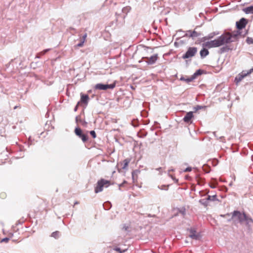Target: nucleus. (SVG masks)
Listing matches in <instances>:
<instances>
[{"instance_id":"obj_26","label":"nucleus","mask_w":253,"mask_h":253,"mask_svg":"<svg viewBox=\"0 0 253 253\" xmlns=\"http://www.w3.org/2000/svg\"><path fill=\"white\" fill-rule=\"evenodd\" d=\"M191 170H192L191 168H186V169L184 170V171H185V172L190 171H191Z\"/></svg>"},{"instance_id":"obj_2","label":"nucleus","mask_w":253,"mask_h":253,"mask_svg":"<svg viewBox=\"0 0 253 253\" xmlns=\"http://www.w3.org/2000/svg\"><path fill=\"white\" fill-rule=\"evenodd\" d=\"M234 217H237V219L241 223L244 221H246L247 224L249 222H253V220L251 218L249 217L245 213H242L239 211H234L232 214V218Z\"/></svg>"},{"instance_id":"obj_34","label":"nucleus","mask_w":253,"mask_h":253,"mask_svg":"<svg viewBox=\"0 0 253 253\" xmlns=\"http://www.w3.org/2000/svg\"><path fill=\"white\" fill-rule=\"evenodd\" d=\"M126 183V181H124L123 183H122V184L120 185V186H122L124 183Z\"/></svg>"},{"instance_id":"obj_11","label":"nucleus","mask_w":253,"mask_h":253,"mask_svg":"<svg viewBox=\"0 0 253 253\" xmlns=\"http://www.w3.org/2000/svg\"><path fill=\"white\" fill-rule=\"evenodd\" d=\"M194 117L193 112H188L183 118V121L187 123L191 122V119Z\"/></svg>"},{"instance_id":"obj_28","label":"nucleus","mask_w":253,"mask_h":253,"mask_svg":"<svg viewBox=\"0 0 253 253\" xmlns=\"http://www.w3.org/2000/svg\"><path fill=\"white\" fill-rule=\"evenodd\" d=\"M80 102H78L77 104V105L76 106V107L75 108V111H77V110L78 109V106L80 105Z\"/></svg>"},{"instance_id":"obj_22","label":"nucleus","mask_w":253,"mask_h":253,"mask_svg":"<svg viewBox=\"0 0 253 253\" xmlns=\"http://www.w3.org/2000/svg\"><path fill=\"white\" fill-rule=\"evenodd\" d=\"M195 77L192 75L190 78L186 79L185 81L187 83H189L193 81Z\"/></svg>"},{"instance_id":"obj_9","label":"nucleus","mask_w":253,"mask_h":253,"mask_svg":"<svg viewBox=\"0 0 253 253\" xmlns=\"http://www.w3.org/2000/svg\"><path fill=\"white\" fill-rule=\"evenodd\" d=\"M158 58V54H156L151 56L150 57H146V59H147L146 62L148 64H153L154 63H155V62L157 60Z\"/></svg>"},{"instance_id":"obj_31","label":"nucleus","mask_w":253,"mask_h":253,"mask_svg":"<svg viewBox=\"0 0 253 253\" xmlns=\"http://www.w3.org/2000/svg\"><path fill=\"white\" fill-rule=\"evenodd\" d=\"M211 187L212 188H214L216 187V186L215 185H211Z\"/></svg>"},{"instance_id":"obj_7","label":"nucleus","mask_w":253,"mask_h":253,"mask_svg":"<svg viewBox=\"0 0 253 253\" xmlns=\"http://www.w3.org/2000/svg\"><path fill=\"white\" fill-rule=\"evenodd\" d=\"M75 133L76 135L81 138L84 142H85L88 140V136L86 134L84 133L82 130L79 127H76L75 129Z\"/></svg>"},{"instance_id":"obj_19","label":"nucleus","mask_w":253,"mask_h":253,"mask_svg":"<svg viewBox=\"0 0 253 253\" xmlns=\"http://www.w3.org/2000/svg\"><path fill=\"white\" fill-rule=\"evenodd\" d=\"M51 236L55 238H58L59 236V232L55 231L53 232L51 234Z\"/></svg>"},{"instance_id":"obj_20","label":"nucleus","mask_w":253,"mask_h":253,"mask_svg":"<svg viewBox=\"0 0 253 253\" xmlns=\"http://www.w3.org/2000/svg\"><path fill=\"white\" fill-rule=\"evenodd\" d=\"M216 195H214L212 196H208V197L207 198L208 200H211V201H214L216 200Z\"/></svg>"},{"instance_id":"obj_12","label":"nucleus","mask_w":253,"mask_h":253,"mask_svg":"<svg viewBox=\"0 0 253 253\" xmlns=\"http://www.w3.org/2000/svg\"><path fill=\"white\" fill-rule=\"evenodd\" d=\"M189 231V237L190 238L195 240H198L200 238V235L197 233L196 231L194 229H191Z\"/></svg>"},{"instance_id":"obj_10","label":"nucleus","mask_w":253,"mask_h":253,"mask_svg":"<svg viewBox=\"0 0 253 253\" xmlns=\"http://www.w3.org/2000/svg\"><path fill=\"white\" fill-rule=\"evenodd\" d=\"M89 96L87 94H84L83 93H81V100L80 103H83L87 105L89 100Z\"/></svg>"},{"instance_id":"obj_23","label":"nucleus","mask_w":253,"mask_h":253,"mask_svg":"<svg viewBox=\"0 0 253 253\" xmlns=\"http://www.w3.org/2000/svg\"><path fill=\"white\" fill-rule=\"evenodd\" d=\"M90 135L92 136L93 138H95L96 137V135L95 132L94 130H91L90 131Z\"/></svg>"},{"instance_id":"obj_5","label":"nucleus","mask_w":253,"mask_h":253,"mask_svg":"<svg viewBox=\"0 0 253 253\" xmlns=\"http://www.w3.org/2000/svg\"><path fill=\"white\" fill-rule=\"evenodd\" d=\"M116 82L115 81L110 84H97L94 86V89L97 90H107L108 89H113L115 87Z\"/></svg>"},{"instance_id":"obj_25","label":"nucleus","mask_w":253,"mask_h":253,"mask_svg":"<svg viewBox=\"0 0 253 253\" xmlns=\"http://www.w3.org/2000/svg\"><path fill=\"white\" fill-rule=\"evenodd\" d=\"M115 251H116L117 252H118L120 253H123V252H125V250H124V251H122L121 250V249H120V248H115Z\"/></svg>"},{"instance_id":"obj_3","label":"nucleus","mask_w":253,"mask_h":253,"mask_svg":"<svg viewBox=\"0 0 253 253\" xmlns=\"http://www.w3.org/2000/svg\"><path fill=\"white\" fill-rule=\"evenodd\" d=\"M110 181L101 178L98 180L97 183L94 189L95 192L97 193L101 192L103 190L104 187H108L110 185Z\"/></svg>"},{"instance_id":"obj_24","label":"nucleus","mask_w":253,"mask_h":253,"mask_svg":"<svg viewBox=\"0 0 253 253\" xmlns=\"http://www.w3.org/2000/svg\"><path fill=\"white\" fill-rule=\"evenodd\" d=\"M229 48L227 46L223 47L222 48H221V50L223 52L228 51L229 50Z\"/></svg>"},{"instance_id":"obj_8","label":"nucleus","mask_w":253,"mask_h":253,"mask_svg":"<svg viewBox=\"0 0 253 253\" xmlns=\"http://www.w3.org/2000/svg\"><path fill=\"white\" fill-rule=\"evenodd\" d=\"M247 23V20L244 18H242L240 21L236 22L237 28L239 30H242L246 27Z\"/></svg>"},{"instance_id":"obj_15","label":"nucleus","mask_w":253,"mask_h":253,"mask_svg":"<svg viewBox=\"0 0 253 253\" xmlns=\"http://www.w3.org/2000/svg\"><path fill=\"white\" fill-rule=\"evenodd\" d=\"M200 56L201 58H205L209 54V51L206 48L202 49L200 52Z\"/></svg>"},{"instance_id":"obj_29","label":"nucleus","mask_w":253,"mask_h":253,"mask_svg":"<svg viewBox=\"0 0 253 253\" xmlns=\"http://www.w3.org/2000/svg\"><path fill=\"white\" fill-rule=\"evenodd\" d=\"M8 240H9V239H8V238H6L3 239L2 240V241H4V242H7L8 241Z\"/></svg>"},{"instance_id":"obj_18","label":"nucleus","mask_w":253,"mask_h":253,"mask_svg":"<svg viewBox=\"0 0 253 253\" xmlns=\"http://www.w3.org/2000/svg\"><path fill=\"white\" fill-rule=\"evenodd\" d=\"M203 73V71L202 70H197L193 75V77H195V79L197 78V77L199 75H201Z\"/></svg>"},{"instance_id":"obj_32","label":"nucleus","mask_w":253,"mask_h":253,"mask_svg":"<svg viewBox=\"0 0 253 253\" xmlns=\"http://www.w3.org/2000/svg\"><path fill=\"white\" fill-rule=\"evenodd\" d=\"M134 171H133V172H132V178H133V179L134 178Z\"/></svg>"},{"instance_id":"obj_1","label":"nucleus","mask_w":253,"mask_h":253,"mask_svg":"<svg viewBox=\"0 0 253 253\" xmlns=\"http://www.w3.org/2000/svg\"><path fill=\"white\" fill-rule=\"evenodd\" d=\"M238 32H226L217 39L208 41L204 43L205 46L209 48L217 47L225 44L234 42L237 40Z\"/></svg>"},{"instance_id":"obj_17","label":"nucleus","mask_w":253,"mask_h":253,"mask_svg":"<svg viewBox=\"0 0 253 253\" xmlns=\"http://www.w3.org/2000/svg\"><path fill=\"white\" fill-rule=\"evenodd\" d=\"M87 37V34H85L82 37V39L81 40V42L77 44V46L82 47L83 46L84 42L86 40V38Z\"/></svg>"},{"instance_id":"obj_6","label":"nucleus","mask_w":253,"mask_h":253,"mask_svg":"<svg viewBox=\"0 0 253 253\" xmlns=\"http://www.w3.org/2000/svg\"><path fill=\"white\" fill-rule=\"evenodd\" d=\"M130 162V159L127 158L118 163V171L120 172L121 171H122L123 170L126 169Z\"/></svg>"},{"instance_id":"obj_16","label":"nucleus","mask_w":253,"mask_h":253,"mask_svg":"<svg viewBox=\"0 0 253 253\" xmlns=\"http://www.w3.org/2000/svg\"><path fill=\"white\" fill-rule=\"evenodd\" d=\"M243 11L246 14H253V5L244 8Z\"/></svg>"},{"instance_id":"obj_14","label":"nucleus","mask_w":253,"mask_h":253,"mask_svg":"<svg viewBox=\"0 0 253 253\" xmlns=\"http://www.w3.org/2000/svg\"><path fill=\"white\" fill-rule=\"evenodd\" d=\"M200 35V34L197 32L195 31H188V33L186 34L187 36H189V37L195 38L199 37Z\"/></svg>"},{"instance_id":"obj_4","label":"nucleus","mask_w":253,"mask_h":253,"mask_svg":"<svg viewBox=\"0 0 253 253\" xmlns=\"http://www.w3.org/2000/svg\"><path fill=\"white\" fill-rule=\"evenodd\" d=\"M198 51V48L196 47H189L186 53L182 55L183 59L191 58L195 55Z\"/></svg>"},{"instance_id":"obj_33","label":"nucleus","mask_w":253,"mask_h":253,"mask_svg":"<svg viewBox=\"0 0 253 253\" xmlns=\"http://www.w3.org/2000/svg\"><path fill=\"white\" fill-rule=\"evenodd\" d=\"M79 204V202H76L75 203H74V205H77V204Z\"/></svg>"},{"instance_id":"obj_13","label":"nucleus","mask_w":253,"mask_h":253,"mask_svg":"<svg viewBox=\"0 0 253 253\" xmlns=\"http://www.w3.org/2000/svg\"><path fill=\"white\" fill-rule=\"evenodd\" d=\"M248 75V74H246V73H244V72H242L241 74H239L235 79V81L236 84L239 83L240 82H241L244 78H245L246 76Z\"/></svg>"},{"instance_id":"obj_27","label":"nucleus","mask_w":253,"mask_h":253,"mask_svg":"<svg viewBox=\"0 0 253 253\" xmlns=\"http://www.w3.org/2000/svg\"><path fill=\"white\" fill-rule=\"evenodd\" d=\"M49 49H45V50H44L43 51H42L41 54H42V55H43L47 51H48Z\"/></svg>"},{"instance_id":"obj_35","label":"nucleus","mask_w":253,"mask_h":253,"mask_svg":"<svg viewBox=\"0 0 253 253\" xmlns=\"http://www.w3.org/2000/svg\"><path fill=\"white\" fill-rule=\"evenodd\" d=\"M44 210H45V211H47V209H45Z\"/></svg>"},{"instance_id":"obj_21","label":"nucleus","mask_w":253,"mask_h":253,"mask_svg":"<svg viewBox=\"0 0 253 253\" xmlns=\"http://www.w3.org/2000/svg\"><path fill=\"white\" fill-rule=\"evenodd\" d=\"M246 42L249 44H253V39L252 38L248 37L246 40Z\"/></svg>"},{"instance_id":"obj_30","label":"nucleus","mask_w":253,"mask_h":253,"mask_svg":"<svg viewBox=\"0 0 253 253\" xmlns=\"http://www.w3.org/2000/svg\"><path fill=\"white\" fill-rule=\"evenodd\" d=\"M253 72V69H251L249 72H248L246 74H248V75L251 74Z\"/></svg>"}]
</instances>
